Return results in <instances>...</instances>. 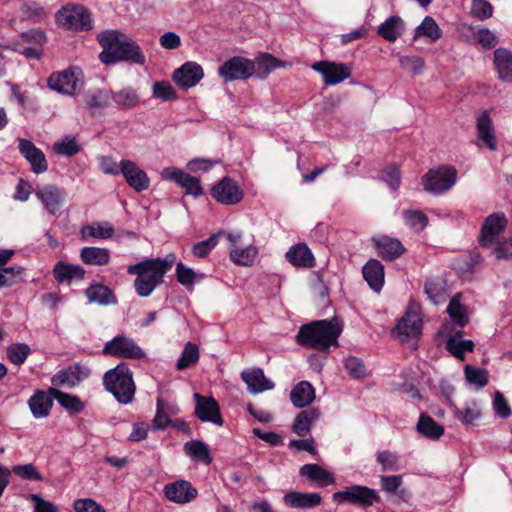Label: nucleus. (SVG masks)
Returning a JSON list of instances; mask_svg holds the SVG:
<instances>
[{
    "label": "nucleus",
    "mask_w": 512,
    "mask_h": 512,
    "mask_svg": "<svg viewBox=\"0 0 512 512\" xmlns=\"http://www.w3.org/2000/svg\"><path fill=\"white\" fill-rule=\"evenodd\" d=\"M98 40L103 47L99 58L104 64H113L122 60L139 65L145 63V56L140 47L127 35L119 31H105L99 35Z\"/></svg>",
    "instance_id": "nucleus-1"
},
{
    "label": "nucleus",
    "mask_w": 512,
    "mask_h": 512,
    "mask_svg": "<svg viewBox=\"0 0 512 512\" xmlns=\"http://www.w3.org/2000/svg\"><path fill=\"white\" fill-rule=\"evenodd\" d=\"M492 405L494 412L498 417L507 419L511 416L512 410L510 405L501 392H495Z\"/></svg>",
    "instance_id": "nucleus-61"
},
{
    "label": "nucleus",
    "mask_w": 512,
    "mask_h": 512,
    "mask_svg": "<svg viewBox=\"0 0 512 512\" xmlns=\"http://www.w3.org/2000/svg\"><path fill=\"white\" fill-rule=\"evenodd\" d=\"M18 149L21 155L30 163L34 173H44L48 169V163L44 153L30 140L19 139Z\"/></svg>",
    "instance_id": "nucleus-20"
},
{
    "label": "nucleus",
    "mask_w": 512,
    "mask_h": 512,
    "mask_svg": "<svg viewBox=\"0 0 512 512\" xmlns=\"http://www.w3.org/2000/svg\"><path fill=\"white\" fill-rule=\"evenodd\" d=\"M492 5L486 0H473L471 6V13L476 18L483 20L492 16Z\"/></svg>",
    "instance_id": "nucleus-63"
},
{
    "label": "nucleus",
    "mask_w": 512,
    "mask_h": 512,
    "mask_svg": "<svg viewBox=\"0 0 512 512\" xmlns=\"http://www.w3.org/2000/svg\"><path fill=\"white\" fill-rule=\"evenodd\" d=\"M255 73L254 60L235 56L225 61L218 69V74L226 82L247 80Z\"/></svg>",
    "instance_id": "nucleus-9"
},
{
    "label": "nucleus",
    "mask_w": 512,
    "mask_h": 512,
    "mask_svg": "<svg viewBox=\"0 0 512 512\" xmlns=\"http://www.w3.org/2000/svg\"><path fill=\"white\" fill-rule=\"evenodd\" d=\"M121 174L127 184L136 192L145 191L150 186L147 173L132 160H121Z\"/></svg>",
    "instance_id": "nucleus-17"
},
{
    "label": "nucleus",
    "mask_w": 512,
    "mask_h": 512,
    "mask_svg": "<svg viewBox=\"0 0 512 512\" xmlns=\"http://www.w3.org/2000/svg\"><path fill=\"white\" fill-rule=\"evenodd\" d=\"M336 502H348L359 506H370L379 500L377 492L365 486L355 485L333 494Z\"/></svg>",
    "instance_id": "nucleus-11"
},
{
    "label": "nucleus",
    "mask_w": 512,
    "mask_h": 512,
    "mask_svg": "<svg viewBox=\"0 0 512 512\" xmlns=\"http://www.w3.org/2000/svg\"><path fill=\"white\" fill-rule=\"evenodd\" d=\"M204 76L202 67L192 61L184 63L173 73V81L180 88L188 89L196 86Z\"/></svg>",
    "instance_id": "nucleus-18"
},
{
    "label": "nucleus",
    "mask_w": 512,
    "mask_h": 512,
    "mask_svg": "<svg viewBox=\"0 0 512 512\" xmlns=\"http://www.w3.org/2000/svg\"><path fill=\"white\" fill-rule=\"evenodd\" d=\"M493 62L498 78L503 82H512V52L505 48L496 49Z\"/></svg>",
    "instance_id": "nucleus-27"
},
{
    "label": "nucleus",
    "mask_w": 512,
    "mask_h": 512,
    "mask_svg": "<svg viewBox=\"0 0 512 512\" xmlns=\"http://www.w3.org/2000/svg\"><path fill=\"white\" fill-rule=\"evenodd\" d=\"M176 276L179 283L186 287L193 286L197 280L203 278V274L194 272L191 268L185 266L182 262L176 265Z\"/></svg>",
    "instance_id": "nucleus-52"
},
{
    "label": "nucleus",
    "mask_w": 512,
    "mask_h": 512,
    "mask_svg": "<svg viewBox=\"0 0 512 512\" xmlns=\"http://www.w3.org/2000/svg\"><path fill=\"white\" fill-rule=\"evenodd\" d=\"M457 170L452 166L443 165L430 169L422 178L424 189L434 194H441L456 182Z\"/></svg>",
    "instance_id": "nucleus-7"
},
{
    "label": "nucleus",
    "mask_w": 512,
    "mask_h": 512,
    "mask_svg": "<svg viewBox=\"0 0 512 512\" xmlns=\"http://www.w3.org/2000/svg\"><path fill=\"white\" fill-rule=\"evenodd\" d=\"M396 331L400 336L416 338L422 331V317L420 307L411 302L404 316L399 320Z\"/></svg>",
    "instance_id": "nucleus-12"
},
{
    "label": "nucleus",
    "mask_w": 512,
    "mask_h": 512,
    "mask_svg": "<svg viewBox=\"0 0 512 512\" xmlns=\"http://www.w3.org/2000/svg\"><path fill=\"white\" fill-rule=\"evenodd\" d=\"M153 96L163 101H173L177 99L175 89L167 81L156 82L153 85Z\"/></svg>",
    "instance_id": "nucleus-59"
},
{
    "label": "nucleus",
    "mask_w": 512,
    "mask_h": 512,
    "mask_svg": "<svg viewBox=\"0 0 512 512\" xmlns=\"http://www.w3.org/2000/svg\"><path fill=\"white\" fill-rule=\"evenodd\" d=\"M83 72L77 66L52 73L47 81L48 87L64 95H74L83 86Z\"/></svg>",
    "instance_id": "nucleus-6"
},
{
    "label": "nucleus",
    "mask_w": 512,
    "mask_h": 512,
    "mask_svg": "<svg viewBox=\"0 0 512 512\" xmlns=\"http://www.w3.org/2000/svg\"><path fill=\"white\" fill-rule=\"evenodd\" d=\"M35 195L51 214H56L60 210L65 199L64 190L52 184L39 187Z\"/></svg>",
    "instance_id": "nucleus-21"
},
{
    "label": "nucleus",
    "mask_w": 512,
    "mask_h": 512,
    "mask_svg": "<svg viewBox=\"0 0 512 512\" xmlns=\"http://www.w3.org/2000/svg\"><path fill=\"white\" fill-rule=\"evenodd\" d=\"M454 416L464 425H472L482 416V409L479 401L470 399L464 402L461 407L453 406Z\"/></svg>",
    "instance_id": "nucleus-24"
},
{
    "label": "nucleus",
    "mask_w": 512,
    "mask_h": 512,
    "mask_svg": "<svg viewBox=\"0 0 512 512\" xmlns=\"http://www.w3.org/2000/svg\"><path fill=\"white\" fill-rule=\"evenodd\" d=\"M51 394V392L38 390L30 397L28 406L35 418H45L49 416L53 406Z\"/></svg>",
    "instance_id": "nucleus-23"
},
{
    "label": "nucleus",
    "mask_w": 512,
    "mask_h": 512,
    "mask_svg": "<svg viewBox=\"0 0 512 512\" xmlns=\"http://www.w3.org/2000/svg\"><path fill=\"white\" fill-rule=\"evenodd\" d=\"M53 149L57 154L73 156L80 151V146L75 138L65 137L62 140L54 143Z\"/></svg>",
    "instance_id": "nucleus-57"
},
{
    "label": "nucleus",
    "mask_w": 512,
    "mask_h": 512,
    "mask_svg": "<svg viewBox=\"0 0 512 512\" xmlns=\"http://www.w3.org/2000/svg\"><path fill=\"white\" fill-rule=\"evenodd\" d=\"M184 452L195 462L209 465L212 462L209 446L199 440H191L184 444Z\"/></svg>",
    "instance_id": "nucleus-35"
},
{
    "label": "nucleus",
    "mask_w": 512,
    "mask_h": 512,
    "mask_svg": "<svg viewBox=\"0 0 512 512\" xmlns=\"http://www.w3.org/2000/svg\"><path fill=\"white\" fill-rule=\"evenodd\" d=\"M427 38L429 42H436L442 37V30L436 21L430 17L426 16L419 26L414 30L413 40H417L419 38Z\"/></svg>",
    "instance_id": "nucleus-36"
},
{
    "label": "nucleus",
    "mask_w": 512,
    "mask_h": 512,
    "mask_svg": "<svg viewBox=\"0 0 512 512\" xmlns=\"http://www.w3.org/2000/svg\"><path fill=\"white\" fill-rule=\"evenodd\" d=\"M283 501L292 508H313L321 504L322 498L318 493H301L292 491L285 494Z\"/></svg>",
    "instance_id": "nucleus-25"
},
{
    "label": "nucleus",
    "mask_w": 512,
    "mask_h": 512,
    "mask_svg": "<svg viewBox=\"0 0 512 512\" xmlns=\"http://www.w3.org/2000/svg\"><path fill=\"white\" fill-rule=\"evenodd\" d=\"M379 255L386 260L398 258L404 252V247L397 239L381 236L374 240Z\"/></svg>",
    "instance_id": "nucleus-33"
},
{
    "label": "nucleus",
    "mask_w": 512,
    "mask_h": 512,
    "mask_svg": "<svg viewBox=\"0 0 512 512\" xmlns=\"http://www.w3.org/2000/svg\"><path fill=\"white\" fill-rule=\"evenodd\" d=\"M376 461L381 465L382 471H398L400 469L399 456L389 450L379 451Z\"/></svg>",
    "instance_id": "nucleus-53"
},
{
    "label": "nucleus",
    "mask_w": 512,
    "mask_h": 512,
    "mask_svg": "<svg viewBox=\"0 0 512 512\" xmlns=\"http://www.w3.org/2000/svg\"><path fill=\"white\" fill-rule=\"evenodd\" d=\"M399 63L402 69L420 75L425 68V61L418 55H402L399 57Z\"/></svg>",
    "instance_id": "nucleus-49"
},
{
    "label": "nucleus",
    "mask_w": 512,
    "mask_h": 512,
    "mask_svg": "<svg viewBox=\"0 0 512 512\" xmlns=\"http://www.w3.org/2000/svg\"><path fill=\"white\" fill-rule=\"evenodd\" d=\"M241 379L246 383L248 390L252 394L261 393L274 388V383L266 378L260 368L244 370L241 373Z\"/></svg>",
    "instance_id": "nucleus-22"
},
{
    "label": "nucleus",
    "mask_w": 512,
    "mask_h": 512,
    "mask_svg": "<svg viewBox=\"0 0 512 512\" xmlns=\"http://www.w3.org/2000/svg\"><path fill=\"white\" fill-rule=\"evenodd\" d=\"M254 62L255 68L257 67L258 74L262 78L268 76L276 69L290 66L288 62L280 60L269 53H262L258 55Z\"/></svg>",
    "instance_id": "nucleus-37"
},
{
    "label": "nucleus",
    "mask_w": 512,
    "mask_h": 512,
    "mask_svg": "<svg viewBox=\"0 0 512 512\" xmlns=\"http://www.w3.org/2000/svg\"><path fill=\"white\" fill-rule=\"evenodd\" d=\"M57 24L70 30H88L92 27V20L87 10L77 4H68L56 14Z\"/></svg>",
    "instance_id": "nucleus-8"
},
{
    "label": "nucleus",
    "mask_w": 512,
    "mask_h": 512,
    "mask_svg": "<svg viewBox=\"0 0 512 512\" xmlns=\"http://www.w3.org/2000/svg\"><path fill=\"white\" fill-rule=\"evenodd\" d=\"M417 430L421 435L433 440L439 439L444 433V428L432 417L425 414L420 415Z\"/></svg>",
    "instance_id": "nucleus-43"
},
{
    "label": "nucleus",
    "mask_w": 512,
    "mask_h": 512,
    "mask_svg": "<svg viewBox=\"0 0 512 512\" xmlns=\"http://www.w3.org/2000/svg\"><path fill=\"white\" fill-rule=\"evenodd\" d=\"M199 360V349L194 343L188 342L182 352L181 357L178 359L176 368L178 370H184L191 365H194Z\"/></svg>",
    "instance_id": "nucleus-46"
},
{
    "label": "nucleus",
    "mask_w": 512,
    "mask_h": 512,
    "mask_svg": "<svg viewBox=\"0 0 512 512\" xmlns=\"http://www.w3.org/2000/svg\"><path fill=\"white\" fill-rule=\"evenodd\" d=\"M425 292L432 303L438 305L444 303L447 299L442 283L429 280L425 284Z\"/></svg>",
    "instance_id": "nucleus-56"
},
{
    "label": "nucleus",
    "mask_w": 512,
    "mask_h": 512,
    "mask_svg": "<svg viewBox=\"0 0 512 512\" xmlns=\"http://www.w3.org/2000/svg\"><path fill=\"white\" fill-rule=\"evenodd\" d=\"M451 319L460 327L467 324L468 318L465 308L459 302V295L453 297L447 307Z\"/></svg>",
    "instance_id": "nucleus-51"
},
{
    "label": "nucleus",
    "mask_w": 512,
    "mask_h": 512,
    "mask_svg": "<svg viewBox=\"0 0 512 512\" xmlns=\"http://www.w3.org/2000/svg\"><path fill=\"white\" fill-rule=\"evenodd\" d=\"M211 195L221 204L234 205L242 200L244 194L243 190L233 179L224 177L219 183L214 185Z\"/></svg>",
    "instance_id": "nucleus-14"
},
{
    "label": "nucleus",
    "mask_w": 512,
    "mask_h": 512,
    "mask_svg": "<svg viewBox=\"0 0 512 512\" xmlns=\"http://www.w3.org/2000/svg\"><path fill=\"white\" fill-rule=\"evenodd\" d=\"M103 353L118 358L126 359H142L145 357V352L135 341L126 336H116L111 341L107 342Z\"/></svg>",
    "instance_id": "nucleus-10"
},
{
    "label": "nucleus",
    "mask_w": 512,
    "mask_h": 512,
    "mask_svg": "<svg viewBox=\"0 0 512 512\" xmlns=\"http://www.w3.org/2000/svg\"><path fill=\"white\" fill-rule=\"evenodd\" d=\"M85 295L90 303L108 305L115 302L112 291L107 286L100 283L90 285L85 290Z\"/></svg>",
    "instance_id": "nucleus-41"
},
{
    "label": "nucleus",
    "mask_w": 512,
    "mask_h": 512,
    "mask_svg": "<svg viewBox=\"0 0 512 512\" xmlns=\"http://www.w3.org/2000/svg\"><path fill=\"white\" fill-rule=\"evenodd\" d=\"M223 235L230 245L229 258L231 262L238 266L253 265L258 255V248L253 243L243 245V232L236 230L224 231Z\"/></svg>",
    "instance_id": "nucleus-5"
},
{
    "label": "nucleus",
    "mask_w": 512,
    "mask_h": 512,
    "mask_svg": "<svg viewBox=\"0 0 512 512\" xmlns=\"http://www.w3.org/2000/svg\"><path fill=\"white\" fill-rule=\"evenodd\" d=\"M174 261L175 255L169 254L164 259H149L130 265L127 272L136 275V293L141 297L149 296L163 282L164 275L172 268Z\"/></svg>",
    "instance_id": "nucleus-2"
},
{
    "label": "nucleus",
    "mask_w": 512,
    "mask_h": 512,
    "mask_svg": "<svg viewBox=\"0 0 512 512\" xmlns=\"http://www.w3.org/2000/svg\"><path fill=\"white\" fill-rule=\"evenodd\" d=\"M286 258L295 267L312 268L315 266V258L306 244L300 243L286 253Z\"/></svg>",
    "instance_id": "nucleus-28"
},
{
    "label": "nucleus",
    "mask_w": 512,
    "mask_h": 512,
    "mask_svg": "<svg viewBox=\"0 0 512 512\" xmlns=\"http://www.w3.org/2000/svg\"><path fill=\"white\" fill-rule=\"evenodd\" d=\"M75 512H106L105 508L91 498L77 499L73 503Z\"/></svg>",
    "instance_id": "nucleus-62"
},
{
    "label": "nucleus",
    "mask_w": 512,
    "mask_h": 512,
    "mask_svg": "<svg viewBox=\"0 0 512 512\" xmlns=\"http://www.w3.org/2000/svg\"><path fill=\"white\" fill-rule=\"evenodd\" d=\"M80 258L87 265L104 266L110 261V251L100 247H84Z\"/></svg>",
    "instance_id": "nucleus-39"
},
{
    "label": "nucleus",
    "mask_w": 512,
    "mask_h": 512,
    "mask_svg": "<svg viewBox=\"0 0 512 512\" xmlns=\"http://www.w3.org/2000/svg\"><path fill=\"white\" fill-rule=\"evenodd\" d=\"M403 29V20L399 16H391L378 27V34L386 41L395 42Z\"/></svg>",
    "instance_id": "nucleus-38"
},
{
    "label": "nucleus",
    "mask_w": 512,
    "mask_h": 512,
    "mask_svg": "<svg viewBox=\"0 0 512 512\" xmlns=\"http://www.w3.org/2000/svg\"><path fill=\"white\" fill-rule=\"evenodd\" d=\"M97 164L99 170L106 175L117 176L121 173V161L117 163L112 156L97 157Z\"/></svg>",
    "instance_id": "nucleus-60"
},
{
    "label": "nucleus",
    "mask_w": 512,
    "mask_h": 512,
    "mask_svg": "<svg viewBox=\"0 0 512 512\" xmlns=\"http://www.w3.org/2000/svg\"><path fill=\"white\" fill-rule=\"evenodd\" d=\"M103 382L105 388L111 392L118 402L128 404L132 402L135 395V384L132 372L125 364H119L107 371Z\"/></svg>",
    "instance_id": "nucleus-4"
},
{
    "label": "nucleus",
    "mask_w": 512,
    "mask_h": 512,
    "mask_svg": "<svg viewBox=\"0 0 512 512\" xmlns=\"http://www.w3.org/2000/svg\"><path fill=\"white\" fill-rule=\"evenodd\" d=\"M342 326L337 319L318 320L301 326L296 339L303 347L326 351L338 345Z\"/></svg>",
    "instance_id": "nucleus-3"
},
{
    "label": "nucleus",
    "mask_w": 512,
    "mask_h": 512,
    "mask_svg": "<svg viewBox=\"0 0 512 512\" xmlns=\"http://www.w3.org/2000/svg\"><path fill=\"white\" fill-rule=\"evenodd\" d=\"M466 380L478 387L482 388L488 383V373L485 369L475 368L470 365H467L464 369Z\"/></svg>",
    "instance_id": "nucleus-54"
},
{
    "label": "nucleus",
    "mask_w": 512,
    "mask_h": 512,
    "mask_svg": "<svg viewBox=\"0 0 512 512\" xmlns=\"http://www.w3.org/2000/svg\"><path fill=\"white\" fill-rule=\"evenodd\" d=\"M53 276L59 283H70L73 280H82L85 270L80 265L59 261L53 268Z\"/></svg>",
    "instance_id": "nucleus-26"
},
{
    "label": "nucleus",
    "mask_w": 512,
    "mask_h": 512,
    "mask_svg": "<svg viewBox=\"0 0 512 512\" xmlns=\"http://www.w3.org/2000/svg\"><path fill=\"white\" fill-rule=\"evenodd\" d=\"M363 277L368 285L379 292L384 284V267L380 261L371 259L362 269Z\"/></svg>",
    "instance_id": "nucleus-31"
},
{
    "label": "nucleus",
    "mask_w": 512,
    "mask_h": 512,
    "mask_svg": "<svg viewBox=\"0 0 512 512\" xmlns=\"http://www.w3.org/2000/svg\"><path fill=\"white\" fill-rule=\"evenodd\" d=\"M224 231H220L217 234L210 236L208 239L204 241H200L193 245L192 252L194 256L199 258L206 257L218 244V238L220 235H223Z\"/></svg>",
    "instance_id": "nucleus-55"
},
{
    "label": "nucleus",
    "mask_w": 512,
    "mask_h": 512,
    "mask_svg": "<svg viewBox=\"0 0 512 512\" xmlns=\"http://www.w3.org/2000/svg\"><path fill=\"white\" fill-rule=\"evenodd\" d=\"M11 473H14L16 476L24 479V480H32V481H42V474L36 469V467L29 463L25 465H16L10 470Z\"/></svg>",
    "instance_id": "nucleus-58"
},
{
    "label": "nucleus",
    "mask_w": 512,
    "mask_h": 512,
    "mask_svg": "<svg viewBox=\"0 0 512 512\" xmlns=\"http://www.w3.org/2000/svg\"><path fill=\"white\" fill-rule=\"evenodd\" d=\"M403 217L406 225L416 232L422 231L428 224L426 215L418 210H405Z\"/></svg>",
    "instance_id": "nucleus-50"
},
{
    "label": "nucleus",
    "mask_w": 512,
    "mask_h": 512,
    "mask_svg": "<svg viewBox=\"0 0 512 512\" xmlns=\"http://www.w3.org/2000/svg\"><path fill=\"white\" fill-rule=\"evenodd\" d=\"M112 99L122 108H132L139 103V96L136 91L131 87H125L112 94Z\"/></svg>",
    "instance_id": "nucleus-45"
},
{
    "label": "nucleus",
    "mask_w": 512,
    "mask_h": 512,
    "mask_svg": "<svg viewBox=\"0 0 512 512\" xmlns=\"http://www.w3.org/2000/svg\"><path fill=\"white\" fill-rule=\"evenodd\" d=\"M194 399L195 414L198 419L203 422H211L218 426L223 425L219 404L213 397L203 396L195 393Z\"/></svg>",
    "instance_id": "nucleus-15"
},
{
    "label": "nucleus",
    "mask_w": 512,
    "mask_h": 512,
    "mask_svg": "<svg viewBox=\"0 0 512 512\" xmlns=\"http://www.w3.org/2000/svg\"><path fill=\"white\" fill-rule=\"evenodd\" d=\"M314 71L322 74L325 85H335L351 75V68L343 63H334L330 61H319L312 64Z\"/></svg>",
    "instance_id": "nucleus-13"
},
{
    "label": "nucleus",
    "mask_w": 512,
    "mask_h": 512,
    "mask_svg": "<svg viewBox=\"0 0 512 512\" xmlns=\"http://www.w3.org/2000/svg\"><path fill=\"white\" fill-rule=\"evenodd\" d=\"M30 352V347L27 344H11L7 348V358L13 364L20 366L26 361L27 357L30 355Z\"/></svg>",
    "instance_id": "nucleus-48"
},
{
    "label": "nucleus",
    "mask_w": 512,
    "mask_h": 512,
    "mask_svg": "<svg viewBox=\"0 0 512 512\" xmlns=\"http://www.w3.org/2000/svg\"><path fill=\"white\" fill-rule=\"evenodd\" d=\"M88 373L83 370L80 366H70L66 370L58 372L53 378L52 383L54 385H68L74 386L79 381L87 377Z\"/></svg>",
    "instance_id": "nucleus-40"
},
{
    "label": "nucleus",
    "mask_w": 512,
    "mask_h": 512,
    "mask_svg": "<svg viewBox=\"0 0 512 512\" xmlns=\"http://www.w3.org/2000/svg\"><path fill=\"white\" fill-rule=\"evenodd\" d=\"M477 132L479 139L483 144L490 150H495L497 146L495 131L492 124V120L487 111L483 112L477 118Z\"/></svg>",
    "instance_id": "nucleus-30"
},
{
    "label": "nucleus",
    "mask_w": 512,
    "mask_h": 512,
    "mask_svg": "<svg viewBox=\"0 0 512 512\" xmlns=\"http://www.w3.org/2000/svg\"><path fill=\"white\" fill-rule=\"evenodd\" d=\"M299 473L301 476L316 482L320 487L329 486L335 482L333 474L317 464H305L300 468Z\"/></svg>",
    "instance_id": "nucleus-29"
},
{
    "label": "nucleus",
    "mask_w": 512,
    "mask_h": 512,
    "mask_svg": "<svg viewBox=\"0 0 512 512\" xmlns=\"http://www.w3.org/2000/svg\"><path fill=\"white\" fill-rule=\"evenodd\" d=\"M446 347L452 355L463 360L465 352L473 350L474 343L471 340H463L453 336L448 340Z\"/></svg>",
    "instance_id": "nucleus-47"
},
{
    "label": "nucleus",
    "mask_w": 512,
    "mask_h": 512,
    "mask_svg": "<svg viewBox=\"0 0 512 512\" xmlns=\"http://www.w3.org/2000/svg\"><path fill=\"white\" fill-rule=\"evenodd\" d=\"M315 399V389L308 381H301L294 386L290 393V400L297 408L310 405Z\"/></svg>",
    "instance_id": "nucleus-32"
},
{
    "label": "nucleus",
    "mask_w": 512,
    "mask_h": 512,
    "mask_svg": "<svg viewBox=\"0 0 512 512\" xmlns=\"http://www.w3.org/2000/svg\"><path fill=\"white\" fill-rule=\"evenodd\" d=\"M507 219L502 212L489 215L481 228L480 242L483 246H491L498 242L499 235L507 225Z\"/></svg>",
    "instance_id": "nucleus-16"
},
{
    "label": "nucleus",
    "mask_w": 512,
    "mask_h": 512,
    "mask_svg": "<svg viewBox=\"0 0 512 512\" xmlns=\"http://www.w3.org/2000/svg\"><path fill=\"white\" fill-rule=\"evenodd\" d=\"M51 393L58 403L71 413H80L85 408L84 403L77 396L70 395L57 389H51Z\"/></svg>",
    "instance_id": "nucleus-44"
},
{
    "label": "nucleus",
    "mask_w": 512,
    "mask_h": 512,
    "mask_svg": "<svg viewBox=\"0 0 512 512\" xmlns=\"http://www.w3.org/2000/svg\"><path fill=\"white\" fill-rule=\"evenodd\" d=\"M114 227L107 221H97L84 225L81 228V236L83 239H110L114 235Z\"/></svg>",
    "instance_id": "nucleus-34"
},
{
    "label": "nucleus",
    "mask_w": 512,
    "mask_h": 512,
    "mask_svg": "<svg viewBox=\"0 0 512 512\" xmlns=\"http://www.w3.org/2000/svg\"><path fill=\"white\" fill-rule=\"evenodd\" d=\"M319 418V412L316 409H307L301 411L293 424V431L299 437H305L309 434L313 422Z\"/></svg>",
    "instance_id": "nucleus-42"
},
{
    "label": "nucleus",
    "mask_w": 512,
    "mask_h": 512,
    "mask_svg": "<svg viewBox=\"0 0 512 512\" xmlns=\"http://www.w3.org/2000/svg\"><path fill=\"white\" fill-rule=\"evenodd\" d=\"M345 370L354 378H362L366 375V368L362 361L356 357H349L344 363Z\"/></svg>",
    "instance_id": "nucleus-64"
},
{
    "label": "nucleus",
    "mask_w": 512,
    "mask_h": 512,
    "mask_svg": "<svg viewBox=\"0 0 512 512\" xmlns=\"http://www.w3.org/2000/svg\"><path fill=\"white\" fill-rule=\"evenodd\" d=\"M165 497L174 503H189L197 497V489L189 481L177 480L164 487Z\"/></svg>",
    "instance_id": "nucleus-19"
}]
</instances>
